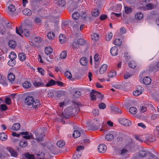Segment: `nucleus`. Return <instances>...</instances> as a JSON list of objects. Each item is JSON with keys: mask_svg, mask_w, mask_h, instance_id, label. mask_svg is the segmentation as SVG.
I'll use <instances>...</instances> for the list:
<instances>
[{"mask_svg": "<svg viewBox=\"0 0 159 159\" xmlns=\"http://www.w3.org/2000/svg\"><path fill=\"white\" fill-rule=\"evenodd\" d=\"M25 102L27 105L31 106L32 107L34 108H38L40 105L39 101L35 99L33 97L31 96H28L26 97Z\"/></svg>", "mask_w": 159, "mask_h": 159, "instance_id": "f257e3e1", "label": "nucleus"}, {"mask_svg": "<svg viewBox=\"0 0 159 159\" xmlns=\"http://www.w3.org/2000/svg\"><path fill=\"white\" fill-rule=\"evenodd\" d=\"M90 96L91 100L92 101H94L96 99L97 97H98L99 98H103V95L101 94L99 92L94 90H92L90 93Z\"/></svg>", "mask_w": 159, "mask_h": 159, "instance_id": "f03ea898", "label": "nucleus"}, {"mask_svg": "<svg viewBox=\"0 0 159 159\" xmlns=\"http://www.w3.org/2000/svg\"><path fill=\"white\" fill-rule=\"evenodd\" d=\"M21 26H19L18 28L16 27V33L20 36H21V34L26 37H28L30 34L29 30L26 29H24L22 30Z\"/></svg>", "mask_w": 159, "mask_h": 159, "instance_id": "7ed1b4c3", "label": "nucleus"}, {"mask_svg": "<svg viewBox=\"0 0 159 159\" xmlns=\"http://www.w3.org/2000/svg\"><path fill=\"white\" fill-rule=\"evenodd\" d=\"M36 137L35 138H34V137L32 135H25L23 136V137L25 139H30L31 138L35 140H37L38 142H40L42 141L43 138V135L42 134H41L40 135H39L38 134H36Z\"/></svg>", "mask_w": 159, "mask_h": 159, "instance_id": "20e7f679", "label": "nucleus"}, {"mask_svg": "<svg viewBox=\"0 0 159 159\" xmlns=\"http://www.w3.org/2000/svg\"><path fill=\"white\" fill-rule=\"evenodd\" d=\"M118 136V133L116 131H111L107 133L105 136L106 139L108 141L112 140L114 137Z\"/></svg>", "mask_w": 159, "mask_h": 159, "instance_id": "39448f33", "label": "nucleus"}, {"mask_svg": "<svg viewBox=\"0 0 159 159\" xmlns=\"http://www.w3.org/2000/svg\"><path fill=\"white\" fill-rule=\"evenodd\" d=\"M120 123L126 127L129 126L131 125V123L130 120L125 118H120L118 119Z\"/></svg>", "mask_w": 159, "mask_h": 159, "instance_id": "423d86ee", "label": "nucleus"}, {"mask_svg": "<svg viewBox=\"0 0 159 159\" xmlns=\"http://www.w3.org/2000/svg\"><path fill=\"white\" fill-rule=\"evenodd\" d=\"M33 85L36 87H44L45 86L44 83L42 81L40 78H38L35 80L33 83Z\"/></svg>", "mask_w": 159, "mask_h": 159, "instance_id": "0eeeda50", "label": "nucleus"}, {"mask_svg": "<svg viewBox=\"0 0 159 159\" xmlns=\"http://www.w3.org/2000/svg\"><path fill=\"white\" fill-rule=\"evenodd\" d=\"M85 40L82 39H79L77 40H74L73 43V47L74 48L77 49L76 45H82L85 43Z\"/></svg>", "mask_w": 159, "mask_h": 159, "instance_id": "6e6552de", "label": "nucleus"}, {"mask_svg": "<svg viewBox=\"0 0 159 159\" xmlns=\"http://www.w3.org/2000/svg\"><path fill=\"white\" fill-rule=\"evenodd\" d=\"M143 89L142 87L137 86H136V90L133 92V94L135 96H138L142 94Z\"/></svg>", "mask_w": 159, "mask_h": 159, "instance_id": "1a4fd4ad", "label": "nucleus"}, {"mask_svg": "<svg viewBox=\"0 0 159 159\" xmlns=\"http://www.w3.org/2000/svg\"><path fill=\"white\" fill-rule=\"evenodd\" d=\"M100 58V56L98 53H96L94 56V67L97 68L100 64L99 60Z\"/></svg>", "mask_w": 159, "mask_h": 159, "instance_id": "9d476101", "label": "nucleus"}, {"mask_svg": "<svg viewBox=\"0 0 159 159\" xmlns=\"http://www.w3.org/2000/svg\"><path fill=\"white\" fill-rule=\"evenodd\" d=\"M98 151L101 153H103L107 150V146L105 144H100L98 147Z\"/></svg>", "mask_w": 159, "mask_h": 159, "instance_id": "9b49d317", "label": "nucleus"}, {"mask_svg": "<svg viewBox=\"0 0 159 159\" xmlns=\"http://www.w3.org/2000/svg\"><path fill=\"white\" fill-rule=\"evenodd\" d=\"M7 150L10 153L11 156L16 157L17 156V154L15 150L11 147H7Z\"/></svg>", "mask_w": 159, "mask_h": 159, "instance_id": "f8f14e48", "label": "nucleus"}, {"mask_svg": "<svg viewBox=\"0 0 159 159\" xmlns=\"http://www.w3.org/2000/svg\"><path fill=\"white\" fill-rule=\"evenodd\" d=\"M118 48L116 46L112 47L110 49V53L113 56H116L118 53Z\"/></svg>", "mask_w": 159, "mask_h": 159, "instance_id": "ddd939ff", "label": "nucleus"}, {"mask_svg": "<svg viewBox=\"0 0 159 159\" xmlns=\"http://www.w3.org/2000/svg\"><path fill=\"white\" fill-rule=\"evenodd\" d=\"M7 79L10 82L13 81L15 79V75L12 73H9L7 76Z\"/></svg>", "mask_w": 159, "mask_h": 159, "instance_id": "4468645a", "label": "nucleus"}, {"mask_svg": "<svg viewBox=\"0 0 159 159\" xmlns=\"http://www.w3.org/2000/svg\"><path fill=\"white\" fill-rule=\"evenodd\" d=\"M18 57L20 61H24L26 59V56L25 53L23 52H21L18 54Z\"/></svg>", "mask_w": 159, "mask_h": 159, "instance_id": "2eb2a0df", "label": "nucleus"}, {"mask_svg": "<svg viewBox=\"0 0 159 159\" xmlns=\"http://www.w3.org/2000/svg\"><path fill=\"white\" fill-rule=\"evenodd\" d=\"M107 66L106 64H103L100 67L99 72L101 74H103L106 71Z\"/></svg>", "mask_w": 159, "mask_h": 159, "instance_id": "dca6fc26", "label": "nucleus"}, {"mask_svg": "<svg viewBox=\"0 0 159 159\" xmlns=\"http://www.w3.org/2000/svg\"><path fill=\"white\" fill-rule=\"evenodd\" d=\"M151 79L149 76H146L144 77L143 79V82L145 85H148L151 83Z\"/></svg>", "mask_w": 159, "mask_h": 159, "instance_id": "f3484780", "label": "nucleus"}, {"mask_svg": "<svg viewBox=\"0 0 159 159\" xmlns=\"http://www.w3.org/2000/svg\"><path fill=\"white\" fill-rule=\"evenodd\" d=\"M56 4L57 6L63 7L65 5V0H57Z\"/></svg>", "mask_w": 159, "mask_h": 159, "instance_id": "a211bd4d", "label": "nucleus"}, {"mask_svg": "<svg viewBox=\"0 0 159 159\" xmlns=\"http://www.w3.org/2000/svg\"><path fill=\"white\" fill-rule=\"evenodd\" d=\"M147 153V151L144 149H143L139 151V155L140 157H143L146 156Z\"/></svg>", "mask_w": 159, "mask_h": 159, "instance_id": "6ab92c4d", "label": "nucleus"}, {"mask_svg": "<svg viewBox=\"0 0 159 159\" xmlns=\"http://www.w3.org/2000/svg\"><path fill=\"white\" fill-rule=\"evenodd\" d=\"M80 61L81 65L85 66L87 64L88 59L86 57H82L80 58Z\"/></svg>", "mask_w": 159, "mask_h": 159, "instance_id": "aec40b11", "label": "nucleus"}, {"mask_svg": "<svg viewBox=\"0 0 159 159\" xmlns=\"http://www.w3.org/2000/svg\"><path fill=\"white\" fill-rule=\"evenodd\" d=\"M7 139V135L4 132L0 133V140L2 141H5Z\"/></svg>", "mask_w": 159, "mask_h": 159, "instance_id": "412c9836", "label": "nucleus"}, {"mask_svg": "<svg viewBox=\"0 0 159 159\" xmlns=\"http://www.w3.org/2000/svg\"><path fill=\"white\" fill-rule=\"evenodd\" d=\"M8 45L10 47L12 48H15L16 45V42L13 40H11L9 41Z\"/></svg>", "mask_w": 159, "mask_h": 159, "instance_id": "4be33fe9", "label": "nucleus"}, {"mask_svg": "<svg viewBox=\"0 0 159 159\" xmlns=\"http://www.w3.org/2000/svg\"><path fill=\"white\" fill-rule=\"evenodd\" d=\"M28 143L25 139H22L19 142V145L22 148H25L27 146Z\"/></svg>", "mask_w": 159, "mask_h": 159, "instance_id": "5701e85b", "label": "nucleus"}, {"mask_svg": "<svg viewBox=\"0 0 159 159\" xmlns=\"http://www.w3.org/2000/svg\"><path fill=\"white\" fill-rule=\"evenodd\" d=\"M23 13L25 15L30 16L32 14V12L30 9L28 8H25L22 11Z\"/></svg>", "mask_w": 159, "mask_h": 159, "instance_id": "b1692460", "label": "nucleus"}, {"mask_svg": "<svg viewBox=\"0 0 159 159\" xmlns=\"http://www.w3.org/2000/svg\"><path fill=\"white\" fill-rule=\"evenodd\" d=\"M143 17V13L140 12L136 13L135 15V17L137 20H140Z\"/></svg>", "mask_w": 159, "mask_h": 159, "instance_id": "393cba45", "label": "nucleus"}, {"mask_svg": "<svg viewBox=\"0 0 159 159\" xmlns=\"http://www.w3.org/2000/svg\"><path fill=\"white\" fill-rule=\"evenodd\" d=\"M44 51L45 54L47 55L50 54L52 52V48L50 47H48L45 48Z\"/></svg>", "mask_w": 159, "mask_h": 159, "instance_id": "a878e982", "label": "nucleus"}, {"mask_svg": "<svg viewBox=\"0 0 159 159\" xmlns=\"http://www.w3.org/2000/svg\"><path fill=\"white\" fill-rule=\"evenodd\" d=\"M22 86L24 88L28 89L31 87V84L29 82L27 81H25L23 84Z\"/></svg>", "mask_w": 159, "mask_h": 159, "instance_id": "bb28decb", "label": "nucleus"}, {"mask_svg": "<svg viewBox=\"0 0 159 159\" xmlns=\"http://www.w3.org/2000/svg\"><path fill=\"white\" fill-rule=\"evenodd\" d=\"M116 71L113 70L108 73L107 76L109 78H112L114 77L116 75Z\"/></svg>", "mask_w": 159, "mask_h": 159, "instance_id": "cd10ccee", "label": "nucleus"}, {"mask_svg": "<svg viewBox=\"0 0 159 159\" xmlns=\"http://www.w3.org/2000/svg\"><path fill=\"white\" fill-rule=\"evenodd\" d=\"M56 84V81L52 79H51L45 85L46 87H50L53 86L55 85Z\"/></svg>", "mask_w": 159, "mask_h": 159, "instance_id": "c85d7f7f", "label": "nucleus"}, {"mask_svg": "<svg viewBox=\"0 0 159 159\" xmlns=\"http://www.w3.org/2000/svg\"><path fill=\"white\" fill-rule=\"evenodd\" d=\"M20 125L19 123H15L12 125V129L14 131H17L20 129Z\"/></svg>", "mask_w": 159, "mask_h": 159, "instance_id": "c756f323", "label": "nucleus"}, {"mask_svg": "<svg viewBox=\"0 0 159 159\" xmlns=\"http://www.w3.org/2000/svg\"><path fill=\"white\" fill-rule=\"evenodd\" d=\"M59 40L60 43H63L66 40L65 36L62 34H60L59 36Z\"/></svg>", "mask_w": 159, "mask_h": 159, "instance_id": "7c9ffc66", "label": "nucleus"}, {"mask_svg": "<svg viewBox=\"0 0 159 159\" xmlns=\"http://www.w3.org/2000/svg\"><path fill=\"white\" fill-rule=\"evenodd\" d=\"M81 95V93L78 90H75L73 93L74 97L75 98H78L80 97Z\"/></svg>", "mask_w": 159, "mask_h": 159, "instance_id": "2f4dec72", "label": "nucleus"}, {"mask_svg": "<svg viewBox=\"0 0 159 159\" xmlns=\"http://www.w3.org/2000/svg\"><path fill=\"white\" fill-rule=\"evenodd\" d=\"M100 13V11L98 8L94 9L92 12V15L93 16L96 17L98 16Z\"/></svg>", "mask_w": 159, "mask_h": 159, "instance_id": "473e14b6", "label": "nucleus"}, {"mask_svg": "<svg viewBox=\"0 0 159 159\" xmlns=\"http://www.w3.org/2000/svg\"><path fill=\"white\" fill-rule=\"evenodd\" d=\"M24 156L26 159H34V155L33 154H30L29 153L25 154Z\"/></svg>", "mask_w": 159, "mask_h": 159, "instance_id": "72a5a7b5", "label": "nucleus"}, {"mask_svg": "<svg viewBox=\"0 0 159 159\" xmlns=\"http://www.w3.org/2000/svg\"><path fill=\"white\" fill-rule=\"evenodd\" d=\"M134 137L136 140L141 142H143L144 140V138L141 136L135 135H134Z\"/></svg>", "mask_w": 159, "mask_h": 159, "instance_id": "f704fd0d", "label": "nucleus"}, {"mask_svg": "<svg viewBox=\"0 0 159 159\" xmlns=\"http://www.w3.org/2000/svg\"><path fill=\"white\" fill-rule=\"evenodd\" d=\"M136 63L135 61H132L129 62V66L132 69L134 68L136 66Z\"/></svg>", "mask_w": 159, "mask_h": 159, "instance_id": "c9c22d12", "label": "nucleus"}, {"mask_svg": "<svg viewBox=\"0 0 159 159\" xmlns=\"http://www.w3.org/2000/svg\"><path fill=\"white\" fill-rule=\"evenodd\" d=\"M80 14L78 12H75L72 14V17L75 20L78 19L80 16Z\"/></svg>", "mask_w": 159, "mask_h": 159, "instance_id": "e433bc0d", "label": "nucleus"}, {"mask_svg": "<svg viewBox=\"0 0 159 159\" xmlns=\"http://www.w3.org/2000/svg\"><path fill=\"white\" fill-rule=\"evenodd\" d=\"M129 111L131 114H134L137 113V109L134 107H132L129 108Z\"/></svg>", "mask_w": 159, "mask_h": 159, "instance_id": "4c0bfd02", "label": "nucleus"}, {"mask_svg": "<svg viewBox=\"0 0 159 159\" xmlns=\"http://www.w3.org/2000/svg\"><path fill=\"white\" fill-rule=\"evenodd\" d=\"M121 40L119 39H116L114 41V44L117 46H120L122 44Z\"/></svg>", "mask_w": 159, "mask_h": 159, "instance_id": "58836bf2", "label": "nucleus"}, {"mask_svg": "<svg viewBox=\"0 0 159 159\" xmlns=\"http://www.w3.org/2000/svg\"><path fill=\"white\" fill-rule=\"evenodd\" d=\"M16 63V61L15 59H10L8 61V64L10 66H13L15 65Z\"/></svg>", "mask_w": 159, "mask_h": 159, "instance_id": "ea45409f", "label": "nucleus"}, {"mask_svg": "<svg viewBox=\"0 0 159 159\" xmlns=\"http://www.w3.org/2000/svg\"><path fill=\"white\" fill-rule=\"evenodd\" d=\"M80 135V132L78 130H75L73 133V136L75 138H77Z\"/></svg>", "mask_w": 159, "mask_h": 159, "instance_id": "a19ab883", "label": "nucleus"}, {"mask_svg": "<svg viewBox=\"0 0 159 159\" xmlns=\"http://www.w3.org/2000/svg\"><path fill=\"white\" fill-rule=\"evenodd\" d=\"M99 38V35L98 34L96 33H93L91 35V38L93 40L95 41H97Z\"/></svg>", "mask_w": 159, "mask_h": 159, "instance_id": "79ce46f5", "label": "nucleus"}, {"mask_svg": "<svg viewBox=\"0 0 159 159\" xmlns=\"http://www.w3.org/2000/svg\"><path fill=\"white\" fill-rule=\"evenodd\" d=\"M47 37L49 39H52L55 37L54 33L52 31H50L47 34Z\"/></svg>", "mask_w": 159, "mask_h": 159, "instance_id": "37998d69", "label": "nucleus"}, {"mask_svg": "<svg viewBox=\"0 0 159 159\" xmlns=\"http://www.w3.org/2000/svg\"><path fill=\"white\" fill-rule=\"evenodd\" d=\"M67 57L66 51L65 50L63 51L60 54V57L61 59H65Z\"/></svg>", "mask_w": 159, "mask_h": 159, "instance_id": "c03bdc74", "label": "nucleus"}, {"mask_svg": "<svg viewBox=\"0 0 159 159\" xmlns=\"http://www.w3.org/2000/svg\"><path fill=\"white\" fill-rule=\"evenodd\" d=\"M65 142L63 140H59L57 143V145L60 148H62L65 145Z\"/></svg>", "mask_w": 159, "mask_h": 159, "instance_id": "a18cd8bd", "label": "nucleus"}, {"mask_svg": "<svg viewBox=\"0 0 159 159\" xmlns=\"http://www.w3.org/2000/svg\"><path fill=\"white\" fill-rule=\"evenodd\" d=\"M81 152H75L73 155V159H78L81 156Z\"/></svg>", "mask_w": 159, "mask_h": 159, "instance_id": "49530a36", "label": "nucleus"}, {"mask_svg": "<svg viewBox=\"0 0 159 159\" xmlns=\"http://www.w3.org/2000/svg\"><path fill=\"white\" fill-rule=\"evenodd\" d=\"M65 75L67 78L70 80L72 78V75L70 72L69 71H66L64 73Z\"/></svg>", "mask_w": 159, "mask_h": 159, "instance_id": "de8ad7c7", "label": "nucleus"}, {"mask_svg": "<svg viewBox=\"0 0 159 159\" xmlns=\"http://www.w3.org/2000/svg\"><path fill=\"white\" fill-rule=\"evenodd\" d=\"M125 13L126 14H129L132 12V8L130 7H125Z\"/></svg>", "mask_w": 159, "mask_h": 159, "instance_id": "09e8293b", "label": "nucleus"}, {"mask_svg": "<svg viewBox=\"0 0 159 159\" xmlns=\"http://www.w3.org/2000/svg\"><path fill=\"white\" fill-rule=\"evenodd\" d=\"M42 40L41 38L39 36H36L34 39V41L36 43H41L42 42Z\"/></svg>", "mask_w": 159, "mask_h": 159, "instance_id": "8fccbe9b", "label": "nucleus"}, {"mask_svg": "<svg viewBox=\"0 0 159 159\" xmlns=\"http://www.w3.org/2000/svg\"><path fill=\"white\" fill-rule=\"evenodd\" d=\"M8 9L11 12H14L16 10L14 6L12 4H10L8 7Z\"/></svg>", "mask_w": 159, "mask_h": 159, "instance_id": "3c124183", "label": "nucleus"}, {"mask_svg": "<svg viewBox=\"0 0 159 159\" xmlns=\"http://www.w3.org/2000/svg\"><path fill=\"white\" fill-rule=\"evenodd\" d=\"M9 56L10 57V58L12 59H15L17 57L16 53L13 52H11V54L10 55H9Z\"/></svg>", "mask_w": 159, "mask_h": 159, "instance_id": "603ef678", "label": "nucleus"}, {"mask_svg": "<svg viewBox=\"0 0 159 159\" xmlns=\"http://www.w3.org/2000/svg\"><path fill=\"white\" fill-rule=\"evenodd\" d=\"M113 36V34L111 32L108 33L106 36V39L107 41L110 40Z\"/></svg>", "mask_w": 159, "mask_h": 159, "instance_id": "864d4df0", "label": "nucleus"}, {"mask_svg": "<svg viewBox=\"0 0 159 159\" xmlns=\"http://www.w3.org/2000/svg\"><path fill=\"white\" fill-rule=\"evenodd\" d=\"M34 21L37 24H40L41 22V20L40 18L38 17H35L34 19Z\"/></svg>", "mask_w": 159, "mask_h": 159, "instance_id": "5fc2aeb1", "label": "nucleus"}, {"mask_svg": "<svg viewBox=\"0 0 159 159\" xmlns=\"http://www.w3.org/2000/svg\"><path fill=\"white\" fill-rule=\"evenodd\" d=\"M147 140L150 142H152L155 141V139L154 137L150 136L148 138Z\"/></svg>", "mask_w": 159, "mask_h": 159, "instance_id": "6e6d98bb", "label": "nucleus"}, {"mask_svg": "<svg viewBox=\"0 0 159 159\" xmlns=\"http://www.w3.org/2000/svg\"><path fill=\"white\" fill-rule=\"evenodd\" d=\"M100 109H104L106 107V105L103 102H101L98 105Z\"/></svg>", "mask_w": 159, "mask_h": 159, "instance_id": "4d7b16f0", "label": "nucleus"}, {"mask_svg": "<svg viewBox=\"0 0 159 159\" xmlns=\"http://www.w3.org/2000/svg\"><path fill=\"white\" fill-rule=\"evenodd\" d=\"M39 72L41 74L43 75L44 74V70L41 67H38L37 68Z\"/></svg>", "mask_w": 159, "mask_h": 159, "instance_id": "13d9d810", "label": "nucleus"}, {"mask_svg": "<svg viewBox=\"0 0 159 159\" xmlns=\"http://www.w3.org/2000/svg\"><path fill=\"white\" fill-rule=\"evenodd\" d=\"M0 83L3 86L7 87L8 85V84L6 80H1L0 81Z\"/></svg>", "mask_w": 159, "mask_h": 159, "instance_id": "bf43d9fd", "label": "nucleus"}, {"mask_svg": "<svg viewBox=\"0 0 159 159\" xmlns=\"http://www.w3.org/2000/svg\"><path fill=\"white\" fill-rule=\"evenodd\" d=\"M64 113H63V114H62V116H63V118H65L66 119H68L69 118L70 114H66V113H65V111H64Z\"/></svg>", "mask_w": 159, "mask_h": 159, "instance_id": "052dcab7", "label": "nucleus"}, {"mask_svg": "<svg viewBox=\"0 0 159 159\" xmlns=\"http://www.w3.org/2000/svg\"><path fill=\"white\" fill-rule=\"evenodd\" d=\"M147 8L148 10H151L153 8V5L151 3L147 4L146 5Z\"/></svg>", "mask_w": 159, "mask_h": 159, "instance_id": "680f3d73", "label": "nucleus"}, {"mask_svg": "<svg viewBox=\"0 0 159 159\" xmlns=\"http://www.w3.org/2000/svg\"><path fill=\"white\" fill-rule=\"evenodd\" d=\"M113 110L115 111L118 114H120L122 113L121 111L117 107H114Z\"/></svg>", "mask_w": 159, "mask_h": 159, "instance_id": "e2e57ef3", "label": "nucleus"}, {"mask_svg": "<svg viewBox=\"0 0 159 159\" xmlns=\"http://www.w3.org/2000/svg\"><path fill=\"white\" fill-rule=\"evenodd\" d=\"M1 109L2 110L5 111L7 109V106L5 104H1L0 106Z\"/></svg>", "mask_w": 159, "mask_h": 159, "instance_id": "0e129e2a", "label": "nucleus"}, {"mask_svg": "<svg viewBox=\"0 0 159 159\" xmlns=\"http://www.w3.org/2000/svg\"><path fill=\"white\" fill-rule=\"evenodd\" d=\"M5 103L8 105L11 103V99L9 98H6L5 99Z\"/></svg>", "mask_w": 159, "mask_h": 159, "instance_id": "69168bd1", "label": "nucleus"}, {"mask_svg": "<svg viewBox=\"0 0 159 159\" xmlns=\"http://www.w3.org/2000/svg\"><path fill=\"white\" fill-rule=\"evenodd\" d=\"M84 148V147L83 146H80L77 147L76 150L77 152H78L82 150H83Z\"/></svg>", "mask_w": 159, "mask_h": 159, "instance_id": "338daca9", "label": "nucleus"}, {"mask_svg": "<svg viewBox=\"0 0 159 159\" xmlns=\"http://www.w3.org/2000/svg\"><path fill=\"white\" fill-rule=\"evenodd\" d=\"M107 17L106 15L105 14H102L100 16V19L101 20H103L106 19Z\"/></svg>", "mask_w": 159, "mask_h": 159, "instance_id": "774afa93", "label": "nucleus"}]
</instances>
